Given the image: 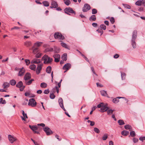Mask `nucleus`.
<instances>
[{"mask_svg": "<svg viewBox=\"0 0 145 145\" xmlns=\"http://www.w3.org/2000/svg\"><path fill=\"white\" fill-rule=\"evenodd\" d=\"M137 30H134L133 32L131 39V44L134 48H135L136 46L135 40L137 37Z\"/></svg>", "mask_w": 145, "mask_h": 145, "instance_id": "obj_1", "label": "nucleus"}, {"mask_svg": "<svg viewBox=\"0 0 145 145\" xmlns=\"http://www.w3.org/2000/svg\"><path fill=\"white\" fill-rule=\"evenodd\" d=\"M44 61V63L45 64L50 63L53 61V59L46 55H45L42 58Z\"/></svg>", "mask_w": 145, "mask_h": 145, "instance_id": "obj_2", "label": "nucleus"}, {"mask_svg": "<svg viewBox=\"0 0 145 145\" xmlns=\"http://www.w3.org/2000/svg\"><path fill=\"white\" fill-rule=\"evenodd\" d=\"M64 12L65 13L69 15H70L71 14L69 13L74 14V15L76 14L75 12L74 11L72 8L70 7L65 8L64 9Z\"/></svg>", "mask_w": 145, "mask_h": 145, "instance_id": "obj_3", "label": "nucleus"}, {"mask_svg": "<svg viewBox=\"0 0 145 145\" xmlns=\"http://www.w3.org/2000/svg\"><path fill=\"white\" fill-rule=\"evenodd\" d=\"M54 38L56 39L60 40H63L65 39L64 36L62 35L61 33L58 32L55 33L54 35Z\"/></svg>", "mask_w": 145, "mask_h": 145, "instance_id": "obj_4", "label": "nucleus"}, {"mask_svg": "<svg viewBox=\"0 0 145 145\" xmlns=\"http://www.w3.org/2000/svg\"><path fill=\"white\" fill-rule=\"evenodd\" d=\"M37 103L35 100L33 98L30 99L29 101L28 105L32 107H35L37 105Z\"/></svg>", "mask_w": 145, "mask_h": 145, "instance_id": "obj_5", "label": "nucleus"}, {"mask_svg": "<svg viewBox=\"0 0 145 145\" xmlns=\"http://www.w3.org/2000/svg\"><path fill=\"white\" fill-rule=\"evenodd\" d=\"M90 8L91 7L90 5L87 3H86L84 4L82 8V11L84 12H86L89 10Z\"/></svg>", "mask_w": 145, "mask_h": 145, "instance_id": "obj_6", "label": "nucleus"}, {"mask_svg": "<svg viewBox=\"0 0 145 145\" xmlns=\"http://www.w3.org/2000/svg\"><path fill=\"white\" fill-rule=\"evenodd\" d=\"M8 138L10 142L12 144L17 140V138L16 137L10 135H8Z\"/></svg>", "mask_w": 145, "mask_h": 145, "instance_id": "obj_7", "label": "nucleus"}, {"mask_svg": "<svg viewBox=\"0 0 145 145\" xmlns=\"http://www.w3.org/2000/svg\"><path fill=\"white\" fill-rule=\"evenodd\" d=\"M43 65V63L38 64L36 71V73L37 74H38L40 73Z\"/></svg>", "mask_w": 145, "mask_h": 145, "instance_id": "obj_8", "label": "nucleus"}, {"mask_svg": "<svg viewBox=\"0 0 145 145\" xmlns=\"http://www.w3.org/2000/svg\"><path fill=\"white\" fill-rule=\"evenodd\" d=\"M120 98L123 99L125 100V101H126L127 103L128 102V100L125 97H117L116 98L113 99L112 101L114 103H117L119 101L118 99Z\"/></svg>", "mask_w": 145, "mask_h": 145, "instance_id": "obj_9", "label": "nucleus"}, {"mask_svg": "<svg viewBox=\"0 0 145 145\" xmlns=\"http://www.w3.org/2000/svg\"><path fill=\"white\" fill-rule=\"evenodd\" d=\"M109 108L107 106V104H104L100 108V111L102 112H105L109 109Z\"/></svg>", "mask_w": 145, "mask_h": 145, "instance_id": "obj_10", "label": "nucleus"}, {"mask_svg": "<svg viewBox=\"0 0 145 145\" xmlns=\"http://www.w3.org/2000/svg\"><path fill=\"white\" fill-rule=\"evenodd\" d=\"M44 130L47 135H49L52 133L51 130L48 127H45Z\"/></svg>", "mask_w": 145, "mask_h": 145, "instance_id": "obj_11", "label": "nucleus"}, {"mask_svg": "<svg viewBox=\"0 0 145 145\" xmlns=\"http://www.w3.org/2000/svg\"><path fill=\"white\" fill-rule=\"evenodd\" d=\"M71 67V65L69 63H67L65 64L63 67V70H66L68 71Z\"/></svg>", "mask_w": 145, "mask_h": 145, "instance_id": "obj_12", "label": "nucleus"}, {"mask_svg": "<svg viewBox=\"0 0 145 145\" xmlns=\"http://www.w3.org/2000/svg\"><path fill=\"white\" fill-rule=\"evenodd\" d=\"M19 70V71L18 74V76H22L24 75L25 72V70L23 67L20 69Z\"/></svg>", "mask_w": 145, "mask_h": 145, "instance_id": "obj_13", "label": "nucleus"}, {"mask_svg": "<svg viewBox=\"0 0 145 145\" xmlns=\"http://www.w3.org/2000/svg\"><path fill=\"white\" fill-rule=\"evenodd\" d=\"M53 57L55 59V61L58 62L59 61L60 58V56L59 54H55L53 56Z\"/></svg>", "mask_w": 145, "mask_h": 145, "instance_id": "obj_14", "label": "nucleus"}, {"mask_svg": "<svg viewBox=\"0 0 145 145\" xmlns=\"http://www.w3.org/2000/svg\"><path fill=\"white\" fill-rule=\"evenodd\" d=\"M51 6L50 7V8H57L58 5L56 2L53 1L51 2Z\"/></svg>", "mask_w": 145, "mask_h": 145, "instance_id": "obj_15", "label": "nucleus"}, {"mask_svg": "<svg viewBox=\"0 0 145 145\" xmlns=\"http://www.w3.org/2000/svg\"><path fill=\"white\" fill-rule=\"evenodd\" d=\"M31 78V75L29 73H26L24 76V79L25 81Z\"/></svg>", "mask_w": 145, "mask_h": 145, "instance_id": "obj_16", "label": "nucleus"}, {"mask_svg": "<svg viewBox=\"0 0 145 145\" xmlns=\"http://www.w3.org/2000/svg\"><path fill=\"white\" fill-rule=\"evenodd\" d=\"M41 62L40 59H38L36 58L33 59L31 62L32 64H38Z\"/></svg>", "mask_w": 145, "mask_h": 145, "instance_id": "obj_17", "label": "nucleus"}, {"mask_svg": "<svg viewBox=\"0 0 145 145\" xmlns=\"http://www.w3.org/2000/svg\"><path fill=\"white\" fill-rule=\"evenodd\" d=\"M10 86V84L9 83L5 82L3 83L2 85V87L4 89H7Z\"/></svg>", "mask_w": 145, "mask_h": 145, "instance_id": "obj_18", "label": "nucleus"}, {"mask_svg": "<svg viewBox=\"0 0 145 145\" xmlns=\"http://www.w3.org/2000/svg\"><path fill=\"white\" fill-rule=\"evenodd\" d=\"M34 81V79H32L29 80H27L26 81H25V83L26 85H29L31 84Z\"/></svg>", "mask_w": 145, "mask_h": 145, "instance_id": "obj_19", "label": "nucleus"}, {"mask_svg": "<svg viewBox=\"0 0 145 145\" xmlns=\"http://www.w3.org/2000/svg\"><path fill=\"white\" fill-rule=\"evenodd\" d=\"M22 114L23 116V117H21L22 120L25 121V118H27V117L26 114H25L24 110H22Z\"/></svg>", "mask_w": 145, "mask_h": 145, "instance_id": "obj_20", "label": "nucleus"}, {"mask_svg": "<svg viewBox=\"0 0 145 145\" xmlns=\"http://www.w3.org/2000/svg\"><path fill=\"white\" fill-rule=\"evenodd\" d=\"M23 86V82L21 81L19 82L16 85V87L18 88H21Z\"/></svg>", "mask_w": 145, "mask_h": 145, "instance_id": "obj_21", "label": "nucleus"}, {"mask_svg": "<svg viewBox=\"0 0 145 145\" xmlns=\"http://www.w3.org/2000/svg\"><path fill=\"white\" fill-rule=\"evenodd\" d=\"M29 127L33 131H36L38 129L37 127L36 126L29 125Z\"/></svg>", "mask_w": 145, "mask_h": 145, "instance_id": "obj_22", "label": "nucleus"}, {"mask_svg": "<svg viewBox=\"0 0 145 145\" xmlns=\"http://www.w3.org/2000/svg\"><path fill=\"white\" fill-rule=\"evenodd\" d=\"M61 58L63 60L66 61L67 60V56L66 53H65L62 56Z\"/></svg>", "mask_w": 145, "mask_h": 145, "instance_id": "obj_23", "label": "nucleus"}, {"mask_svg": "<svg viewBox=\"0 0 145 145\" xmlns=\"http://www.w3.org/2000/svg\"><path fill=\"white\" fill-rule=\"evenodd\" d=\"M58 102L60 107L63 105V100L61 98H59L58 100Z\"/></svg>", "mask_w": 145, "mask_h": 145, "instance_id": "obj_24", "label": "nucleus"}, {"mask_svg": "<svg viewBox=\"0 0 145 145\" xmlns=\"http://www.w3.org/2000/svg\"><path fill=\"white\" fill-rule=\"evenodd\" d=\"M124 127L126 129H129V131L132 130L131 127L129 125H126L124 126Z\"/></svg>", "mask_w": 145, "mask_h": 145, "instance_id": "obj_25", "label": "nucleus"}, {"mask_svg": "<svg viewBox=\"0 0 145 145\" xmlns=\"http://www.w3.org/2000/svg\"><path fill=\"white\" fill-rule=\"evenodd\" d=\"M108 137V134L107 133L104 134L102 137V139L103 140H106Z\"/></svg>", "mask_w": 145, "mask_h": 145, "instance_id": "obj_26", "label": "nucleus"}, {"mask_svg": "<svg viewBox=\"0 0 145 145\" xmlns=\"http://www.w3.org/2000/svg\"><path fill=\"white\" fill-rule=\"evenodd\" d=\"M42 44V42H37L35 43L34 46L35 47H39Z\"/></svg>", "mask_w": 145, "mask_h": 145, "instance_id": "obj_27", "label": "nucleus"}, {"mask_svg": "<svg viewBox=\"0 0 145 145\" xmlns=\"http://www.w3.org/2000/svg\"><path fill=\"white\" fill-rule=\"evenodd\" d=\"M61 45L63 47H64L65 48H66L67 49H69V48L68 46L65 43H64L63 42H61Z\"/></svg>", "mask_w": 145, "mask_h": 145, "instance_id": "obj_28", "label": "nucleus"}, {"mask_svg": "<svg viewBox=\"0 0 145 145\" xmlns=\"http://www.w3.org/2000/svg\"><path fill=\"white\" fill-rule=\"evenodd\" d=\"M9 83L11 85L14 86L16 84V81L15 80L12 79L10 81Z\"/></svg>", "mask_w": 145, "mask_h": 145, "instance_id": "obj_29", "label": "nucleus"}, {"mask_svg": "<svg viewBox=\"0 0 145 145\" xmlns=\"http://www.w3.org/2000/svg\"><path fill=\"white\" fill-rule=\"evenodd\" d=\"M89 20L90 21H95L96 20L95 16L94 15H93L89 18Z\"/></svg>", "mask_w": 145, "mask_h": 145, "instance_id": "obj_30", "label": "nucleus"}, {"mask_svg": "<svg viewBox=\"0 0 145 145\" xmlns=\"http://www.w3.org/2000/svg\"><path fill=\"white\" fill-rule=\"evenodd\" d=\"M26 96L29 97H34L35 96H31V93L29 92H25L24 94Z\"/></svg>", "mask_w": 145, "mask_h": 145, "instance_id": "obj_31", "label": "nucleus"}, {"mask_svg": "<svg viewBox=\"0 0 145 145\" xmlns=\"http://www.w3.org/2000/svg\"><path fill=\"white\" fill-rule=\"evenodd\" d=\"M100 92L102 96H106L107 95L106 92V91H105L104 90H101L100 91Z\"/></svg>", "mask_w": 145, "mask_h": 145, "instance_id": "obj_32", "label": "nucleus"}, {"mask_svg": "<svg viewBox=\"0 0 145 145\" xmlns=\"http://www.w3.org/2000/svg\"><path fill=\"white\" fill-rule=\"evenodd\" d=\"M129 132L127 131H123L121 132V134L124 136H126L129 134Z\"/></svg>", "mask_w": 145, "mask_h": 145, "instance_id": "obj_33", "label": "nucleus"}, {"mask_svg": "<svg viewBox=\"0 0 145 145\" xmlns=\"http://www.w3.org/2000/svg\"><path fill=\"white\" fill-rule=\"evenodd\" d=\"M54 51L55 53H58L59 52V49L57 47L54 46Z\"/></svg>", "mask_w": 145, "mask_h": 145, "instance_id": "obj_34", "label": "nucleus"}, {"mask_svg": "<svg viewBox=\"0 0 145 145\" xmlns=\"http://www.w3.org/2000/svg\"><path fill=\"white\" fill-rule=\"evenodd\" d=\"M65 4L67 5H69L71 3V2L70 0H63Z\"/></svg>", "mask_w": 145, "mask_h": 145, "instance_id": "obj_35", "label": "nucleus"}, {"mask_svg": "<svg viewBox=\"0 0 145 145\" xmlns=\"http://www.w3.org/2000/svg\"><path fill=\"white\" fill-rule=\"evenodd\" d=\"M36 68V65L34 64L31 65L29 66L30 69L33 70L35 71Z\"/></svg>", "mask_w": 145, "mask_h": 145, "instance_id": "obj_36", "label": "nucleus"}, {"mask_svg": "<svg viewBox=\"0 0 145 145\" xmlns=\"http://www.w3.org/2000/svg\"><path fill=\"white\" fill-rule=\"evenodd\" d=\"M31 43L30 41H28L24 43V45L25 46L28 47L31 45Z\"/></svg>", "mask_w": 145, "mask_h": 145, "instance_id": "obj_37", "label": "nucleus"}, {"mask_svg": "<svg viewBox=\"0 0 145 145\" xmlns=\"http://www.w3.org/2000/svg\"><path fill=\"white\" fill-rule=\"evenodd\" d=\"M51 67L50 66H48L46 69V72L48 73H50L51 71Z\"/></svg>", "mask_w": 145, "mask_h": 145, "instance_id": "obj_38", "label": "nucleus"}, {"mask_svg": "<svg viewBox=\"0 0 145 145\" xmlns=\"http://www.w3.org/2000/svg\"><path fill=\"white\" fill-rule=\"evenodd\" d=\"M42 3L45 7H48L49 5V2L46 1H44L42 2Z\"/></svg>", "mask_w": 145, "mask_h": 145, "instance_id": "obj_39", "label": "nucleus"}, {"mask_svg": "<svg viewBox=\"0 0 145 145\" xmlns=\"http://www.w3.org/2000/svg\"><path fill=\"white\" fill-rule=\"evenodd\" d=\"M47 86V84L44 82L41 83L40 85V86L43 88H44L46 87Z\"/></svg>", "mask_w": 145, "mask_h": 145, "instance_id": "obj_40", "label": "nucleus"}, {"mask_svg": "<svg viewBox=\"0 0 145 145\" xmlns=\"http://www.w3.org/2000/svg\"><path fill=\"white\" fill-rule=\"evenodd\" d=\"M121 75L122 80H123L125 79L126 74L123 72H121Z\"/></svg>", "mask_w": 145, "mask_h": 145, "instance_id": "obj_41", "label": "nucleus"}, {"mask_svg": "<svg viewBox=\"0 0 145 145\" xmlns=\"http://www.w3.org/2000/svg\"><path fill=\"white\" fill-rule=\"evenodd\" d=\"M118 123L120 125H122L125 124L123 121L121 120H120L118 121Z\"/></svg>", "mask_w": 145, "mask_h": 145, "instance_id": "obj_42", "label": "nucleus"}, {"mask_svg": "<svg viewBox=\"0 0 145 145\" xmlns=\"http://www.w3.org/2000/svg\"><path fill=\"white\" fill-rule=\"evenodd\" d=\"M130 135L132 137H135L136 135L134 131H131L130 132Z\"/></svg>", "mask_w": 145, "mask_h": 145, "instance_id": "obj_43", "label": "nucleus"}, {"mask_svg": "<svg viewBox=\"0 0 145 145\" xmlns=\"http://www.w3.org/2000/svg\"><path fill=\"white\" fill-rule=\"evenodd\" d=\"M114 110H112V109H110L109 110H108L107 111V114L108 115H110L111 114H112Z\"/></svg>", "mask_w": 145, "mask_h": 145, "instance_id": "obj_44", "label": "nucleus"}, {"mask_svg": "<svg viewBox=\"0 0 145 145\" xmlns=\"http://www.w3.org/2000/svg\"><path fill=\"white\" fill-rule=\"evenodd\" d=\"M141 1H138L135 3V4L138 6L142 5Z\"/></svg>", "mask_w": 145, "mask_h": 145, "instance_id": "obj_45", "label": "nucleus"}, {"mask_svg": "<svg viewBox=\"0 0 145 145\" xmlns=\"http://www.w3.org/2000/svg\"><path fill=\"white\" fill-rule=\"evenodd\" d=\"M100 27L101 29L104 30H105L106 29V26L103 24H101L100 25Z\"/></svg>", "mask_w": 145, "mask_h": 145, "instance_id": "obj_46", "label": "nucleus"}, {"mask_svg": "<svg viewBox=\"0 0 145 145\" xmlns=\"http://www.w3.org/2000/svg\"><path fill=\"white\" fill-rule=\"evenodd\" d=\"M123 5L126 8L128 9H130L131 8V7L129 5H127V4H123Z\"/></svg>", "mask_w": 145, "mask_h": 145, "instance_id": "obj_47", "label": "nucleus"}, {"mask_svg": "<svg viewBox=\"0 0 145 145\" xmlns=\"http://www.w3.org/2000/svg\"><path fill=\"white\" fill-rule=\"evenodd\" d=\"M41 56V53L40 52L38 53L36 55L35 57L37 58H39Z\"/></svg>", "mask_w": 145, "mask_h": 145, "instance_id": "obj_48", "label": "nucleus"}, {"mask_svg": "<svg viewBox=\"0 0 145 145\" xmlns=\"http://www.w3.org/2000/svg\"><path fill=\"white\" fill-rule=\"evenodd\" d=\"M94 131L95 133H100L99 130L96 127H95L94 128Z\"/></svg>", "mask_w": 145, "mask_h": 145, "instance_id": "obj_49", "label": "nucleus"}, {"mask_svg": "<svg viewBox=\"0 0 145 145\" xmlns=\"http://www.w3.org/2000/svg\"><path fill=\"white\" fill-rule=\"evenodd\" d=\"M50 97L51 99H53L55 98V96L54 94L52 93L51 94H50Z\"/></svg>", "mask_w": 145, "mask_h": 145, "instance_id": "obj_50", "label": "nucleus"}, {"mask_svg": "<svg viewBox=\"0 0 145 145\" xmlns=\"http://www.w3.org/2000/svg\"><path fill=\"white\" fill-rule=\"evenodd\" d=\"M133 140L134 143H136L138 142V139L137 138H133Z\"/></svg>", "mask_w": 145, "mask_h": 145, "instance_id": "obj_51", "label": "nucleus"}, {"mask_svg": "<svg viewBox=\"0 0 145 145\" xmlns=\"http://www.w3.org/2000/svg\"><path fill=\"white\" fill-rule=\"evenodd\" d=\"M97 10L95 8H93L92 10V13L93 14H95L97 13Z\"/></svg>", "mask_w": 145, "mask_h": 145, "instance_id": "obj_52", "label": "nucleus"}, {"mask_svg": "<svg viewBox=\"0 0 145 145\" xmlns=\"http://www.w3.org/2000/svg\"><path fill=\"white\" fill-rule=\"evenodd\" d=\"M97 31L98 33H101V35L103 33V31L101 29H98L97 30Z\"/></svg>", "mask_w": 145, "mask_h": 145, "instance_id": "obj_53", "label": "nucleus"}, {"mask_svg": "<svg viewBox=\"0 0 145 145\" xmlns=\"http://www.w3.org/2000/svg\"><path fill=\"white\" fill-rule=\"evenodd\" d=\"M38 52V48H35L33 50V53L34 54L37 53Z\"/></svg>", "mask_w": 145, "mask_h": 145, "instance_id": "obj_54", "label": "nucleus"}, {"mask_svg": "<svg viewBox=\"0 0 145 145\" xmlns=\"http://www.w3.org/2000/svg\"><path fill=\"white\" fill-rule=\"evenodd\" d=\"M110 21L112 24L114 23L115 22L114 19L113 17H111L110 19Z\"/></svg>", "mask_w": 145, "mask_h": 145, "instance_id": "obj_55", "label": "nucleus"}, {"mask_svg": "<svg viewBox=\"0 0 145 145\" xmlns=\"http://www.w3.org/2000/svg\"><path fill=\"white\" fill-rule=\"evenodd\" d=\"M104 104L103 103H101L97 105V107L98 108H101Z\"/></svg>", "mask_w": 145, "mask_h": 145, "instance_id": "obj_56", "label": "nucleus"}, {"mask_svg": "<svg viewBox=\"0 0 145 145\" xmlns=\"http://www.w3.org/2000/svg\"><path fill=\"white\" fill-rule=\"evenodd\" d=\"M139 139L140 140L143 142V141L145 140V137H141L139 138Z\"/></svg>", "mask_w": 145, "mask_h": 145, "instance_id": "obj_57", "label": "nucleus"}, {"mask_svg": "<svg viewBox=\"0 0 145 145\" xmlns=\"http://www.w3.org/2000/svg\"><path fill=\"white\" fill-rule=\"evenodd\" d=\"M25 62L27 65H28L30 63V61L29 59H26L25 60Z\"/></svg>", "mask_w": 145, "mask_h": 145, "instance_id": "obj_58", "label": "nucleus"}, {"mask_svg": "<svg viewBox=\"0 0 145 145\" xmlns=\"http://www.w3.org/2000/svg\"><path fill=\"white\" fill-rule=\"evenodd\" d=\"M44 93L45 94H48L49 93L48 89H46L44 90Z\"/></svg>", "mask_w": 145, "mask_h": 145, "instance_id": "obj_59", "label": "nucleus"}, {"mask_svg": "<svg viewBox=\"0 0 145 145\" xmlns=\"http://www.w3.org/2000/svg\"><path fill=\"white\" fill-rule=\"evenodd\" d=\"M119 56L118 54H116L114 55V57L115 59L118 58Z\"/></svg>", "mask_w": 145, "mask_h": 145, "instance_id": "obj_60", "label": "nucleus"}, {"mask_svg": "<svg viewBox=\"0 0 145 145\" xmlns=\"http://www.w3.org/2000/svg\"><path fill=\"white\" fill-rule=\"evenodd\" d=\"M97 86V87H102L103 86L102 84L99 83H96Z\"/></svg>", "mask_w": 145, "mask_h": 145, "instance_id": "obj_61", "label": "nucleus"}, {"mask_svg": "<svg viewBox=\"0 0 145 145\" xmlns=\"http://www.w3.org/2000/svg\"><path fill=\"white\" fill-rule=\"evenodd\" d=\"M55 137L57 138V139H58V140L59 141H60L61 140V139L59 138V136L58 135H55Z\"/></svg>", "mask_w": 145, "mask_h": 145, "instance_id": "obj_62", "label": "nucleus"}, {"mask_svg": "<svg viewBox=\"0 0 145 145\" xmlns=\"http://www.w3.org/2000/svg\"><path fill=\"white\" fill-rule=\"evenodd\" d=\"M25 86H22V87H21V88H20V91H22L25 88Z\"/></svg>", "mask_w": 145, "mask_h": 145, "instance_id": "obj_63", "label": "nucleus"}, {"mask_svg": "<svg viewBox=\"0 0 145 145\" xmlns=\"http://www.w3.org/2000/svg\"><path fill=\"white\" fill-rule=\"evenodd\" d=\"M109 145H114V143L112 141L110 140L109 141Z\"/></svg>", "mask_w": 145, "mask_h": 145, "instance_id": "obj_64", "label": "nucleus"}]
</instances>
